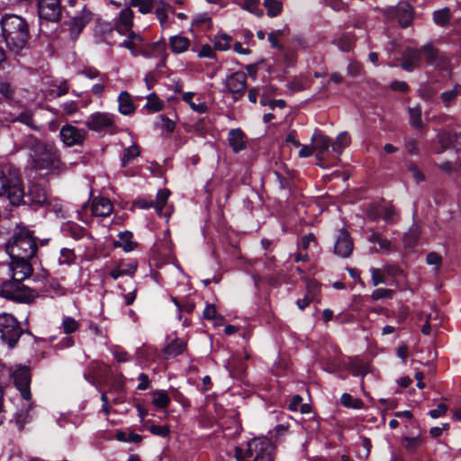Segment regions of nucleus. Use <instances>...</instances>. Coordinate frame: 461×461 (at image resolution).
I'll return each instance as SVG.
<instances>
[{
    "mask_svg": "<svg viewBox=\"0 0 461 461\" xmlns=\"http://www.w3.org/2000/svg\"><path fill=\"white\" fill-rule=\"evenodd\" d=\"M342 405L348 408L359 410L363 407V402L360 399L353 398L349 393H343L340 398Z\"/></svg>",
    "mask_w": 461,
    "mask_h": 461,
    "instance_id": "79ce46f5",
    "label": "nucleus"
},
{
    "mask_svg": "<svg viewBox=\"0 0 461 461\" xmlns=\"http://www.w3.org/2000/svg\"><path fill=\"white\" fill-rule=\"evenodd\" d=\"M59 136L60 140L66 146L72 147L80 145L84 142L86 131L84 129H79L67 123L61 127Z\"/></svg>",
    "mask_w": 461,
    "mask_h": 461,
    "instance_id": "9b49d317",
    "label": "nucleus"
},
{
    "mask_svg": "<svg viewBox=\"0 0 461 461\" xmlns=\"http://www.w3.org/2000/svg\"><path fill=\"white\" fill-rule=\"evenodd\" d=\"M393 294V292L391 289L378 288V289H375L372 293L371 297H372L373 300H380V299H384V298H392Z\"/></svg>",
    "mask_w": 461,
    "mask_h": 461,
    "instance_id": "864d4df0",
    "label": "nucleus"
},
{
    "mask_svg": "<svg viewBox=\"0 0 461 461\" xmlns=\"http://www.w3.org/2000/svg\"><path fill=\"white\" fill-rule=\"evenodd\" d=\"M17 121L28 125L31 128H37L33 123L32 114L30 112H23L19 114Z\"/></svg>",
    "mask_w": 461,
    "mask_h": 461,
    "instance_id": "0e129e2a",
    "label": "nucleus"
},
{
    "mask_svg": "<svg viewBox=\"0 0 461 461\" xmlns=\"http://www.w3.org/2000/svg\"><path fill=\"white\" fill-rule=\"evenodd\" d=\"M283 35L282 30H277L271 32L268 34V41L270 42L273 48L282 49V46L279 44L278 38Z\"/></svg>",
    "mask_w": 461,
    "mask_h": 461,
    "instance_id": "052dcab7",
    "label": "nucleus"
},
{
    "mask_svg": "<svg viewBox=\"0 0 461 461\" xmlns=\"http://www.w3.org/2000/svg\"><path fill=\"white\" fill-rule=\"evenodd\" d=\"M232 38L228 33L219 32L213 40V47L220 51H225L230 49Z\"/></svg>",
    "mask_w": 461,
    "mask_h": 461,
    "instance_id": "c85d7f7f",
    "label": "nucleus"
},
{
    "mask_svg": "<svg viewBox=\"0 0 461 461\" xmlns=\"http://www.w3.org/2000/svg\"><path fill=\"white\" fill-rule=\"evenodd\" d=\"M116 116L110 113L95 112L89 115L85 124L94 131H105L115 124Z\"/></svg>",
    "mask_w": 461,
    "mask_h": 461,
    "instance_id": "6e6552de",
    "label": "nucleus"
},
{
    "mask_svg": "<svg viewBox=\"0 0 461 461\" xmlns=\"http://www.w3.org/2000/svg\"><path fill=\"white\" fill-rule=\"evenodd\" d=\"M240 6L258 17L263 15V11L259 6V0H243Z\"/></svg>",
    "mask_w": 461,
    "mask_h": 461,
    "instance_id": "f704fd0d",
    "label": "nucleus"
},
{
    "mask_svg": "<svg viewBox=\"0 0 461 461\" xmlns=\"http://www.w3.org/2000/svg\"><path fill=\"white\" fill-rule=\"evenodd\" d=\"M264 6L267 9L269 17L279 15L283 10V5L278 0H264Z\"/></svg>",
    "mask_w": 461,
    "mask_h": 461,
    "instance_id": "4c0bfd02",
    "label": "nucleus"
},
{
    "mask_svg": "<svg viewBox=\"0 0 461 461\" xmlns=\"http://www.w3.org/2000/svg\"><path fill=\"white\" fill-rule=\"evenodd\" d=\"M228 141L235 153L246 149L245 134L239 128L230 131L228 134Z\"/></svg>",
    "mask_w": 461,
    "mask_h": 461,
    "instance_id": "5701e85b",
    "label": "nucleus"
},
{
    "mask_svg": "<svg viewBox=\"0 0 461 461\" xmlns=\"http://www.w3.org/2000/svg\"><path fill=\"white\" fill-rule=\"evenodd\" d=\"M433 21L437 25L444 26L450 21V10L447 7L437 10L433 13Z\"/></svg>",
    "mask_w": 461,
    "mask_h": 461,
    "instance_id": "58836bf2",
    "label": "nucleus"
},
{
    "mask_svg": "<svg viewBox=\"0 0 461 461\" xmlns=\"http://www.w3.org/2000/svg\"><path fill=\"white\" fill-rule=\"evenodd\" d=\"M410 121L412 126L420 128L422 126L421 111L419 107L409 109Z\"/></svg>",
    "mask_w": 461,
    "mask_h": 461,
    "instance_id": "de8ad7c7",
    "label": "nucleus"
},
{
    "mask_svg": "<svg viewBox=\"0 0 461 461\" xmlns=\"http://www.w3.org/2000/svg\"><path fill=\"white\" fill-rule=\"evenodd\" d=\"M312 141L313 142L314 151L317 153L316 158L319 160H322L331 147L330 138L323 134L316 133L312 137Z\"/></svg>",
    "mask_w": 461,
    "mask_h": 461,
    "instance_id": "aec40b11",
    "label": "nucleus"
},
{
    "mask_svg": "<svg viewBox=\"0 0 461 461\" xmlns=\"http://www.w3.org/2000/svg\"><path fill=\"white\" fill-rule=\"evenodd\" d=\"M246 75L243 72H236L226 78L225 86L232 94L234 100H238L244 94L247 86Z\"/></svg>",
    "mask_w": 461,
    "mask_h": 461,
    "instance_id": "2eb2a0df",
    "label": "nucleus"
},
{
    "mask_svg": "<svg viewBox=\"0 0 461 461\" xmlns=\"http://www.w3.org/2000/svg\"><path fill=\"white\" fill-rule=\"evenodd\" d=\"M370 272H371L372 283L375 286H377L378 285H381V284H386L387 281L384 275V274H385L384 271V268L381 269V268H376V267H371Z\"/></svg>",
    "mask_w": 461,
    "mask_h": 461,
    "instance_id": "a18cd8bd",
    "label": "nucleus"
},
{
    "mask_svg": "<svg viewBox=\"0 0 461 461\" xmlns=\"http://www.w3.org/2000/svg\"><path fill=\"white\" fill-rule=\"evenodd\" d=\"M60 329L65 334H71L79 329V322L73 317L65 316L62 320Z\"/></svg>",
    "mask_w": 461,
    "mask_h": 461,
    "instance_id": "ea45409f",
    "label": "nucleus"
},
{
    "mask_svg": "<svg viewBox=\"0 0 461 461\" xmlns=\"http://www.w3.org/2000/svg\"><path fill=\"white\" fill-rule=\"evenodd\" d=\"M15 386L20 391L22 397L29 402L32 398L30 390L31 374L30 369L25 366H16L13 372Z\"/></svg>",
    "mask_w": 461,
    "mask_h": 461,
    "instance_id": "1a4fd4ad",
    "label": "nucleus"
},
{
    "mask_svg": "<svg viewBox=\"0 0 461 461\" xmlns=\"http://www.w3.org/2000/svg\"><path fill=\"white\" fill-rule=\"evenodd\" d=\"M23 334L17 320L9 313L0 314V337L9 347L13 348Z\"/></svg>",
    "mask_w": 461,
    "mask_h": 461,
    "instance_id": "0eeeda50",
    "label": "nucleus"
},
{
    "mask_svg": "<svg viewBox=\"0 0 461 461\" xmlns=\"http://www.w3.org/2000/svg\"><path fill=\"white\" fill-rule=\"evenodd\" d=\"M140 154V147L133 143L130 147L126 148L123 151V156L122 158V164L123 167H126L128 164L131 163Z\"/></svg>",
    "mask_w": 461,
    "mask_h": 461,
    "instance_id": "473e14b6",
    "label": "nucleus"
},
{
    "mask_svg": "<svg viewBox=\"0 0 461 461\" xmlns=\"http://www.w3.org/2000/svg\"><path fill=\"white\" fill-rule=\"evenodd\" d=\"M14 88L7 83L0 80V97L10 99L13 97Z\"/></svg>",
    "mask_w": 461,
    "mask_h": 461,
    "instance_id": "6e6d98bb",
    "label": "nucleus"
},
{
    "mask_svg": "<svg viewBox=\"0 0 461 461\" xmlns=\"http://www.w3.org/2000/svg\"><path fill=\"white\" fill-rule=\"evenodd\" d=\"M152 403L158 409L166 408L170 403V398L164 390L152 392Z\"/></svg>",
    "mask_w": 461,
    "mask_h": 461,
    "instance_id": "2f4dec72",
    "label": "nucleus"
},
{
    "mask_svg": "<svg viewBox=\"0 0 461 461\" xmlns=\"http://www.w3.org/2000/svg\"><path fill=\"white\" fill-rule=\"evenodd\" d=\"M236 461H274L275 446L267 438H254L234 448Z\"/></svg>",
    "mask_w": 461,
    "mask_h": 461,
    "instance_id": "f03ea898",
    "label": "nucleus"
},
{
    "mask_svg": "<svg viewBox=\"0 0 461 461\" xmlns=\"http://www.w3.org/2000/svg\"><path fill=\"white\" fill-rule=\"evenodd\" d=\"M334 44L342 51H349L353 46V39L349 35H342L334 40Z\"/></svg>",
    "mask_w": 461,
    "mask_h": 461,
    "instance_id": "37998d69",
    "label": "nucleus"
},
{
    "mask_svg": "<svg viewBox=\"0 0 461 461\" xmlns=\"http://www.w3.org/2000/svg\"><path fill=\"white\" fill-rule=\"evenodd\" d=\"M351 143V138L347 131L340 132L336 140L331 143L332 151L338 156L341 155L343 150Z\"/></svg>",
    "mask_w": 461,
    "mask_h": 461,
    "instance_id": "cd10ccee",
    "label": "nucleus"
},
{
    "mask_svg": "<svg viewBox=\"0 0 461 461\" xmlns=\"http://www.w3.org/2000/svg\"><path fill=\"white\" fill-rule=\"evenodd\" d=\"M77 257L73 249L64 248L60 250L58 263L60 266H71L76 263Z\"/></svg>",
    "mask_w": 461,
    "mask_h": 461,
    "instance_id": "72a5a7b5",
    "label": "nucleus"
},
{
    "mask_svg": "<svg viewBox=\"0 0 461 461\" xmlns=\"http://www.w3.org/2000/svg\"><path fill=\"white\" fill-rule=\"evenodd\" d=\"M3 196H6L12 205L18 206L22 203L23 190L16 177H7L0 170V198Z\"/></svg>",
    "mask_w": 461,
    "mask_h": 461,
    "instance_id": "423d86ee",
    "label": "nucleus"
},
{
    "mask_svg": "<svg viewBox=\"0 0 461 461\" xmlns=\"http://www.w3.org/2000/svg\"><path fill=\"white\" fill-rule=\"evenodd\" d=\"M186 348V341L176 338L168 343L163 349V354L167 357H175L182 354Z\"/></svg>",
    "mask_w": 461,
    "mask_h": 461,
    "instance_id": "bb28decb",
    "label": "nucleus"
},
{
    "mask_svg": "<svg viewBox=\"0 0 461 461\" xmlns=\"http://www.w3.org/2000/svg\"><path fill=\"white\" fill-rule=\"evenodd\" d=\"M422 439L420 437H405L403 438V446L409 452L416 451L421 445Z\"/></svg>",
    "mask_w": 461,
    "mask_h": 461,
    "instance_id": "c03bdc74",
    "label": "nucleus"
},
{
    "mask_svg": "<svg viewBox=\"0 0 461 461\" xmlns=\"http://www.w3.org/2000/svg\"><path fill=\"white\" fill-rule=\"evenodd\" d=\"M353 249V240L348 231L345 229L339 230L334 246V252L339 257L348 258L351 255Z\"/></svg>",
    "mask_w": 461,
    "mask_h": 461,
    "instance_id": "dca6fc26",
    "label": "nucleus"
},
{
    "mask_svg": "<svg viewBox=\"0 0 461 461\" xmlns=\"http://www.w3.org/2000/svg\"><path fill=\"white\" fill-rule=\"evenodd\" d=\"M78 111V105L75 101H68L62 104V112L67 116H71Z\"/></svg>",
    "mask_w": 461,
    "mask_h": 461,
    "instance_id": "4d7b16f0",
    "label": "nucleus"
},
{
    "mask_svg": "<svg viewBox=\"0 0 461 461\" xmlns=\"http://www.w3.org/2000/svg\"><path fill=\"white\" fill-rule=\"evenodd\" d=\"M408 171L411 174L412 177L417 183L424 180L423 173L418 168L417 166L411 164L408 166Z\"/></svg>",
    "mask_w": 461,
    "mask_h": 461,
    "instance_id": "774afa93",
    "label": "nucleus"
},
{
    "mask_svg": "<svg viewBox=\"0 0 461 461\" xmlns=\"http://www.w3.org/2000/svg\"><path fill=\"white\" fill-rule=\"evenodd\" d=\"M79 74L89 79H95L101 76L100 71L94 67H86L79 71Z\"/></svg>",
    "mask_w": 461,
    "mask_h": 461,
    "instance_id": "bf43d9fd",
    "label": "nucleus"
},
{
    "mask_svg": "<svg viewBox=\"0 0 461 461\" xmlns=\"http://www.w3.org/2000/svg\"><path fill=\"white\" fill-rule=\"evenodd\" d=\"M381 212H382V217L386 222L393 223L395 221V218L397 215H396V212L393 206H391V205L384 206L382 208Z\"/></svg>",
    "mask_w": 461,
    "mask_h": 461,
    "instance_id": "09e8293b",
    "label": "nucleus"
},
{
    "mask_svg": "<svg viewBox=\"0 0 461 461\" xmlns=\"http://www.w3.org/2000/svg\"><path fill=\"white\" fill-rule=\"evenodd\" d=\"M23 280H16L12 277V280L5 281L0 289V294L11 301L29 303L37 297V293L22 283Z\"/></svg>",
    "mask_w": 461,
    "mask_h": 461,
    "instance_id": "39448f33",
    "label": "nucleus"
},
{
    "mask_svg": "<svg viewBox=\"0 0 461 461\" xmlns=\"http://www.w3.org/2000/svg\"><path fill=\"white\" fill-rule=\"evenodd\" d=\"M38 14L41 19L57 22L61 14L60 0H38Z\"/></svg>",
    "mask_w": 461,
    "mask_h": 461,
    "instance_id": "f8f14e48",
    "label": "nucleus"
},
{
    "mask_svg": "<svg viewBox=\"0 0 461 461\" xmlns=\"http://www.w3.org/2000/svg\"><path fill=\"white\" fill-rule=\"evenodd\" d=\"M169 195L170 191L168 189H160L157 193L156 201L154 202V208L157 213L161 217L168 218L171 215V209H166L164 211Z\"/></svg>",
    "mask_w": 461,
    "mask_h": 461,
    "instance_id": "4be33fe9",
    "label": "nucleus"
},
{
    "mask_svg": "<svg viewBox=\"0 0 461 461\" xmlns=\"http://www.w3.org/2000/svg\"><path fill=\"white\" fill-rule=\"evenodd\" d=\"M459 95H461V85H456L451 90L441 93L440 99L446 106H448Z\"/></svg>",
    "mask_w": 461,
    "mask_h": 461,
    "instance_id": "e433bc0d",
    "label": "nucleus"
},
{
    "mask_svg": "<svg viewBox=\"0 0 461 461\" xmlns=\"http://www.w3.org/2000/svg\"><path fill=\"white\" fill-rule=\"evenodd\" d=\"M149 431L156 436L161 438H167L170 435V429L168 426L152 425Z\"/></svg>",
    "mask_w": 461,
    "mask_h": 461,
    "instance_id": "603ef678",
    "label": "nucleus"
},
{
    "mask_svg": "<svg viewBox=\"0 0 461 461\" xmlns=\"http://www.w3.org/2000/svg\"><path fill=\"white\" fill-rule=\"evenodd\" d=\"M420 49V52L422 57H424L426 62L428 64L436 65L439 59V53L438 50H436L432 45L427 44L422 46Z\"/></svg>",
    "mask_w": 461,
    "mask_h": 461,
    "instance_id": "7c9ffc66",
    "label": "nucleus"
},
{
    "mask_svg": "<svg viewBox=\"0 0 461 461\" xmlns=\"http://www.w3.org/2000/svg\"><path fill=\"white\" fill-rule=\"evenodd\" d=\"M26 198L27 200H24L23 197L22 203H27L34 210L44 206L48 203L47 192L38 184H32L30 185Z\"/></svg>",
    "mask_w": 461,
    "mask_h": 461,
    "instance_id": "ddd939ff",
    "label": "nucleus"
},
{
    "mask_svg": "<svg viewBox=\"0 0 461 461\" xmlns=\"http://www.w3.org/2000/svg\"><path fill=\"white\" fill-rule=\"evenodd\" d=\"M421 60L420 49H409L403 54L402 68L411 72L420 66Z\"/></svg>",
    "mask_w": 461,
    "mask_h": 461,
    "instance_id": "6ab92c4d",
    "label": "nucleus"
},
{
    "mask_svg": "<svg viewBox=\"0 0 461 461\" xmlns=\"http://www.w3.org/2000/svg\"><path fill=\"white\" fill-rule=\"evenodd\" d=\"M110 393H117V396L113 400L114 404L122 403L124 401L123 384L121 382H118L117 384L113 385L110 389Z\"/></svg>",
    "mask_w": 461,
    "mask_h": 461,
    "instance_id": "8fccbe9b",
    "label": "nucleus"
},
{
    "mask_svg": "<svg viewBox=\"0 0 461 461\" xmlns=\"http://www.w3.org/2000/svg\"><path fill=\"white\" fill-rule=\"evenodd\" d=\"M169 46L173 53L180 54L188 50L191 41L183 35H174L168 39Z\"/></svg>",
    "mask_w": 461,
    "mask_h": 461,
    "instance_id": "a878e982",
    "label": "nucleus"
},
{
    "mask_svg": "<svg viewBox=\"0 0 461 461\" xmlns=\"http://www.w3.org/2000/svg\"><path fill=\"white\" fill-rule=\"evenodd\" d=\"M104 78L106 79L107 77L106 76H104L102 77V82L101 83H97V84H95L92 87H91V93L93 95H95V96L97 97H101L103 95V94L104 93L105 91V85L104 83Z\"/></svg>",
    "mask_w": 461,
    "mask_h": 461,
    "instance_id": "69168bd1",
    "label": "nucleus"
},
{
    "mask_svg": "<svg viewBox=\"0 0 461 461\" xmlns=\"http://www.w3.org/2000/svg\"><path fill=\"white\" fill-rule=\"evenodd\" d=\"M68 232L70 237L75 240H80L87 234L86 230L78 225H70L68 227Z\"/></svg>",
    "mask_w": 461,
    "mask_h": 461,
    "instance_id": "5fc2aeb1",
    "label": "nucleus"
},
{
    "mask_svg": "<svg viewBox=\"0 0 461 461\" xmlns=\"http://www.w3.org/2000/svg\"><path fill=\"white\" fill-rule=\"evenodd\" d=\"M426 262L428 265L434 266L438 269L442 263V257L436 252H429L427 255Z\"/></svg>",
    "mask_w": 461,
    "mask_h": 461,
    "instance_id": "13d9d810",
    "label": "nucleus"
},
{
    "mask_svg": "<svg viewBox=\"0 0 461 461\" xmlns=\"http://www.w3.org/2000/svg\"><path fill=\"white\" fill-rule=\"evenodd\" d=\"M312 243H317L316 238L312 233H309L302 238L301 242L299 244V248L307 250Z\"/></svg>",
    "mask_w": 461,
    "mask_h": 461,
    "instance_id": "680f3d73",
    "label": "nucleus"
},
{
    "mask_svg": "<svg viewBox=\"0 0 461 461\" xmlns=\"http://www.w3.org/2000/svg\"><path fill=\"white\" fill-rule=\"evenodd\" d=\"M113 211L111 201L104 197H95L91 203V212L94 216L104 218Z\"/></svg>",
    "mask_w": 461,
    "mask_h": 461,
    "instance_id": "a211bd4d",
    "label": "nucleus"
},
{
    "mask_svg": "<svg viewBox=\"0 0 461 461\" xmlns=\"http://www.w3.org/2000/svg\"><path fill=\"white\" fill-rule=\"evenodd\" d=\"M447 406L445 403H439L436 409L430 410L429 414L432 419H438L446 414Z\"/></svg>",
    "mask_w": 461,
    "mask_h": 461,
    "instance_id": "e2e57ef3",
    "label": "nucleus"
},
{
    "mask_svg": "<svg viewBox=\"0 0 461 461\" xmlns=\"http://www.w3.org/2000/svg\"><path fill=\"white\" fill-rule=\"evenodd\" d=\"M30 259L31 258H11L9 269L12 273L13 278H15L16 280H24L31 276L32 267L30 263Z\"/></svg>",
    "mask_w": 461,
    "mask_h": 461,
    "instance_id": "f3484780",
    "label": "nucleus"
},
{
    "mask_svg": "<svg viewBox=\"0 0 461 461\" xmlns=\"http://www.w3.org/2000/svg\"><path fill=\"white\" fill-rule=\"evenodd\" d=\"M93 20V13L83 8L80 13L71 18L68 23L69 38L75 41L78 39L84 28Z\"/></svg>",
    "mask_w": 461,
    "mask_h": 461,
    "instance_id": "9d476101",
    "label": "nucleus"
},
{
    "mask_svg": "<svg viewBox=\"0 0 461 461\" xmlns=\"http://www.w3.org/2000/svg\"><path fill=\"white\" fill-rule=\"evenodd\" d=\"M112 353L118 363H125L130 361V356L128 352L120 348L119 347H114L112 349Z\"/></svg>",
    "mask_w": 461,
    "mask_h": 461,
    "instance_id": "3c124183",
    "label": "nucleus"
},
{
    "mask_svg": "<svg viewBox=\"0 0 461 461\" xmlns=\"http://www.w3.org/2000/svg\"><path fill=\"white\" fill-rule=\"evenodd\" d=\"M163 106V102L155 94L152 93L147 96L145 108L148 111L152 113L159 112L162 110Z\"/></svg>",
    "mask_w": 461,
    "mask_h": 461,
    "instance_id": "a19ab883",
    "label": "nucleus"
},
{
    "mask_svg": "<svg viewBox=\"0 0 461 461\" xmlns=\"http://www.w3.org/2000/svg\"><path fill=\"white\" fill-rule=\"evenodd\" d=\"M30 407L31 403H26L25 410H21L14 416L15 423L20 430L23 429L24 425L32 418V415L29 413Z\"/></svg>",
    "mask_w": 461,
    "mask_h": 461,
    "instance_id": "c9c22d12",
    "label": "nucleus"
},
{
    "mask_svg": "<svg viewBox=\"0 0 461 461\" xmlns=\"http://www.w3.org/2000/svg\"><path fill=\"white\" fill-rule=\"evenodd\" d=\"M146 50H148V52L152 54L151 58L156 56V52H162L164 51V44L158 42L149 43L146 42Z\"/></svg>",
    "mask_w": 461,
    "mask_h": 461,
    "instance_id": "338daca9",
    "label": "nucleus"
},
{
    "mask_svg": "<svg viewBox=\"0 0 461 461\" xmlns=\"http://www.w3.org/2000/svg\"><path fill=\"white\" fill-rule=\"evenodd\" d=\"M133 24V12L130 8H124L120 12L116 23L117 31L125 33L131 30Z\"/></svg>",
    "mask_w": 461,
    "mask_h": 461,
    "instance_id": "b1692460",
    "label": "nucleus"
},
{
    "mask_svg": "<svg viewBox=\"0 0 461 461\" xmlns=\"http://www.w3.org/2000/svg\"><path fill=\"white\" fill-rule=\"evenodd\" d=\"M122 45L128 49L135 57L141 55L145 58H151L152 56V54L149 53L148 50H146V41L140 34L131 32Z\"/></svg>",
    "mask_w": 461,
    "mask_h": 461,
    "instance_id": "4468645a",
    "label": "nucleus"
},
{
    "mask_svg": "<svg viewBox=\"0 0 461 461\" xmlns=\"http://www.w3.org/2000/svg\"><path fill=\"white\" fill-rule=\"evenodd\" d=\"M11 258H32L38 249L33 231L24 225H16L5 244Z\"/></svg>",
    "mask_w": 461,
    "mask_h": 461,
    "instance_id": "f257e3e1",
    "label": "nucleus"
},
{
    "mask_svg": "<svg viewBox=\"0 0 461 461\" xmlns=\"http://www.w3.org/2000/svg\"><path fill=\"white\" fill-rule=\"evenodd\" d=\"M131 5L138 7L141 14H149L152 10V2L150 0H131Z\"/></svg>",
    "mask_w": 461,
    "mask_h": 461,
    "instance_id": "49530a36",
    "label": "nucleus"
},
{
    "mask_svg": "<svg viewBox=\"0 0 461 461\" xmlns=\"http://www.w3.org/2000/svg\"><path fill=\"white\" fill-rule=\"evenodd\" d=\"M32 163L35 169H46L52 173H59L62 169L56 149L45 143L37 144Z\"/></svg>",
    "mask_w": 461,
    "mask_h": 461,
    "instance_id": "20e7f679",
    "label": "nucleus"
},
{
    "mask_svg": "<svg viewBox=\"0 0 461 461\" xmlns=\"http://www.w3.org/2000/svg\"><path fill=\"white\" fill-rule=\"evenodd\" d=\"M117 247L122 248L126 252L132 251L136 243L132 241V233L130 231H122L119 233V240L116 241Z\"/></svg>",
    "mask_w": 461,
    "mask_h": 461,
    "instance_id": "c756f323",
    "label": "nucleus"
},
{
    "mask_svg": "<svg viewBox=\"0 0 461 461\" xmlns=\"http://www.w3.org/2000/svg\"><path fill=\"white\" fill-rule=\"evenodd\" d=\"M182 99L194 112L197 113H204L207 111L206 104L201 97L196 96L193 92H186L183 94Z\"/></svg>",
    "mask_w": 461,
    "mask_h": 461,
    "instance_id": "393cba45",
    "label": "nucleus"
},
{
    "mask_svg": "<svg viewBox=\"0 0 461 461\" xmlns=\"http://www.w3.org/2000/svg\"><path fill=\"white\" fill-rule=\"evenodd\" d=\"M118 111L125 116L132 115L135 113L136 106L132 96L127 91H122L117 98Z\"/></svg>",
    "mask_w": 461,
    "mask_h": 461,
    "instance_id": "412c9836",
    "label": "nucleus"
},
{
    "mask_svg": "<svg viewBox=\"0 0 461 461\" xmlns=\"http://www.w3.org/2000/svg\"><path fill=\"white\" fill-rule=\"evenodd\" d=\"M2 32L7 47L14 50L23 49L28 40V24L22 17L6 14L3 17Z\"/></svg>",
    "mask_w": 461,
    "mask_h": 461,
    "instance_id": "7ed1b4c3",
    "label": "nucleus"
}]
</instances>
